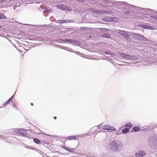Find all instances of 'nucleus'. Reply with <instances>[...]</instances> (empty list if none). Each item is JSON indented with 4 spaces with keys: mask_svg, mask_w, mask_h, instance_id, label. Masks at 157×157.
<instances>
[{
    "mask_svg": "<svg viewBox=\"0 0 157 157\" xmlns=\"http://www.w3.org/2000/svg\"><path fill=\"white\" fill-rule=\"evenodd\" d=\"M129 131V128H124L122 130V132L124 134L127 132H128Z\"/></svg>",
    "mask_w": 157,
    "mask_h": 157,
    "instance_id": "nucleus-14",
    "label": "nucleus"
},
{
    "mask_svg": "<svg viewBox=\"0 0 157 157\" xmlns=\"http://www.w3.org/2000/svg\"><path fill=\"white\" fill-rule=\"evenodd\" d=\"M2 27V26L1 25H0V29Z\"/></svg>",
    "mask_w": 157,
    "mask_h": 157,
    "instance_id": "nucleus-27",
    "label": "nucleus"
},
{
    "mask_svg": "<svg viewBox=\"0 0 157 157\" xmlns=\"http://www.w3.org/2000/svg\"><path fill=\"white\" fill-rule=\"evenodd\" d=\"M6 18V17L2 13H0V19H4Z\"/></svg>",
    "mask_w": 157,
    "mask_h": 157,
    "instance_id": "nucleus-17",
    "label": "nucleus"
},
{
    "mask_svg": "<svg viewBox=\"0 0 157 157\" xmlns=\"http://www.w3.org/2000/svg\"><path fill=\"white\" fill-rule=\"evenodd\" d=\"M74 21L73 20H59L57 21V22L60 24L72 22Z\"/></svg>",
    "mask_w": 157,
    "mask_h": 157,
    "instance_id": "nucleus-5",
    "label": "nucleus"
},
{
    "mask_svg": "<svg viewBox=\"0 0 157 157\" xmlns=\"http://www.w3.org/2000/svg\"><path fill=\"white\" fill-rule=\"evenodd\" d=\"M119 33L120 34L124 36L127 39L130 38V37H129L130 35L128 32H126L124 30H120L119 31Z\"/></svg>",
    "mask_w": 157,
    "mask_h": 157,
    "instance_id": "nucleus-2",
    "label": "nucleus"
},
{
    "mask_svg": "<svg viewBox=\"0 0 157 157\" xmlns=\"http://www.w3.org/2000/svg\"><path fill=\"white\" fill-rule=\"evenodd\" d=\"M6 0H0V2H5Z\"/></svg>",
    "mask_w": 157,
    "mask_h": 157,
    "instance_id": "nucleus-22",
    "label": "nucleus"
},
{
    "mask_svg": "<svg viewBox=\"0 0 157 157\" xmlns=\"http://www.w3.org/2000/svg\"><path fill=\"white\" fill-rule=\"evenodd\" d=\"M132 127V125L130 123H127L124 125V127H127L128 128H131Z\"/></svg>",
    "mask_w": 157,
    "mask_h": 157,
    "instance_id": "nucleus-11",
    "label": "nucleus"
},
{
    "mask_svg": "<svg viewBox=\"0 0 157 157\" xmlns=\"http://www.w3.org/2000/svg\"><path fill=\"white\" fill-rule=\"evenodd\" d=\"M73 150H74L73 149L70 148L69 147H66V150H67V151H68L69 152H73Z\"/></svg>",
    "mask_w": 157,
    "mask_h": 157,
    "instance_id": "nucleus-19",
    "label": "nucleus"
},
{
    "mask_svg": "<svg viewBox=\"0 0 157 157\" xmlns=\"http://www.w3.org/2000/svg\"><path fill=\"white\" fill-rule=\"evenodd\" d=\"M134 37L138 40H144L146 38L142 35L136 33H133Z\"/></svg>",
    "mask_w": 157,
    "mask_h": 157,
    "instance_id": "nucleus-4",
    "label": "nucleus"
},
{
    "mask_svg": "<svg viewBox=\"0 0 157 157\" xmlns=\"http://www.w3.org/2000/svg\"><path fill=\"white\" fill-rule=\"evenodd\" d=\"M122 145L121 142L113 141L111 142L108 146V149L113 152H116L121 150Z\"/></svg>",
    "mask_w": 157,
    "mask_h": 157,
    "instance_id": "nucleus-1",
    "label": "nucleus"
},
{
    "mask_svg": "<svg viewBox=\"0 0 157 157\" xmlns=\"http://www.w3.org/2000/svg\"><path fill=\"white\" fill-rule=\"evenodd\" d=\"M92 11H94L95 12H98V11H96L95 10H94V11L93 10Z\"/></svg>",
    "mask_w": 157,
    "mask_h": 157,
    "instance_id": "nucleus-24",
    "label": "nucleus"
},
{
    "mask_svg": "<svg viewBox=\"0 0 157 157\" xmlns=\"http://www.w3.org/2000/svg\"><path fill=\"white\" fill-rule=\"evenodd\" d=\"M125 13L126 14H129L130 13V12L129 11H126L125 12Z\"/></svg>",
    "mask_w": 157,
    "mask_h": 157,
    "instance_id": "nucleus-21",
    "label": "nucleus"
},
{
    "mask_svg": "<svg viewBox=\"0 0 157 157\" xmlns=\"http://www.w3.org/2000/svg\"><path fill=\"white\" fill-rule=\"evenodd\" d=\"M102 128L104 130H113V131H115L116 130V128H115L113 126H111L108 125L106 124L103 126Z\"/></svg>",
    "mask_w": 157,
    "mask_h": 157,
    "instance_id": "nucleus-3",
    "label": "nucleus"
},
{
    "mask_svg": "<svg viewBox=\"0 0 157 157\" xmlns=\"http://www.w3.org/2000/svg\"><path fill=\"white\" fill-rule=\"evenodd\" d=\"M54 118L55 119H56V117H54Z\"/></svg>",
    "mask_w": 157,
    "mask_h": 157,
    "instance_id": "nucleus-25",
    "label": "nucleus"
},
{
    "mask_svg": "<svg viewBox=\"0 0 157 157\" xmlns=\"http://www.w3.org/2000/svg\"><path fill=\"white\" fill-rule=\"evenodd\" d=\"M120 55L124 58L129 59L131 56L124 53H121Z\"/></svg>",
    "mask_w": 157,
    "mask_h": 157,
    "instance_id": "nucleus-8",
    "label": "nucleus"
},
{
    "mask_svg": "<svg viewBox=\"0 0 157 157\" xmlns=\"http://www.w3.org/2000/svg\"><path fill=\"white\" fill-rule=\"evenodd\" d=\"M31 105L32 106H33V103H31Z\"/></svg>",
    "mask_w": 157,
    "mask_h": 157,
    "instance_id": "nucleus-26",
    "label": "nucleus"
},
{
    "mask_svg": "<svg viewBox=\"0 0 157 157\" xmlns=\"http://www.w3.org/2000/svg\"><path fill=\"white\" fill-rule=\"evenodd\" d=\"M141 27L145 29H149L150 27H151L150 26L146 25H141Z\"/></svg>",
    "mask_w": 157,
    "mask_h": 157,
    "instance_id": "nucleus-18",
    "label": "nucleus"
},
{
    "mask_svg": "<svg viewBox=\"0 0 157 157\" xmlns=\"http://www.w3.org/2000/svg\"><path fill=\"white\" fill-rule=\"evenodd\" d=\"M152 17L156 21H157V16H154Z\"/></svg>",
    "mask_w": 157,
    "mask_h": 157,
    "instance_id": "nucleus-20",
    "label": "nucleus"
},
{
    "mask_svg": "<svg viewBox=\"0 0 157 157\" xmlns=\"http://www.w3.org/2000/svg\"><path fill=\"white\" fill-rule=\"evenodd\" d=\"M140 128L138 126H136L133 127L132 130L133 132H136L140 130Z\"/></svg>",
    "mask_w": 157,
    "mask_h": 157,
    "instance_id": "nucleus-13",
    "label": "nucleus"
},
{
    "mask_svg": "<svg viewBox=\"0 0 157 157\" xmlns=\"http://www.w3.org/2000/svg\"><path fill=\"white\" fill-rule=\"evenodd\" d=\"M77 139V137L75 136H69L68 137V139L69 140H75Z\"/></svg>",
    "mask_w": 157,
    "mask_h": 157,
    "instance_id": "nucleus-10",
    "label": "nucleus"
},
{
    "mask_svg": "<svg viewBox=\"0 0 157 157\" xmlns=\"http://www.w3.org/2000/svg\"><path fill=\"white\" fill-rule=\"evenodd\" d=\"M74 41L75 40H73L65 39L63 40V41L64 42H70L71 43H74Z\"/></svg>",
    "mask_w": 157,
    "mask_h": 157,
    "instance_id": "nucleus-16",
    "label": "nucleus"
},
{
    "mask_svg": "<svg viewBox=\"0 0 157 157\" xmlns=\"http://www.w3.org/2000/svg\"><path fill=\"white\" fill-rule=\"evenodd\" d=\"M33 141L35 143L37 144H39L40 143V141L36 138H33Z\"/></svg>",
    "mask_w": 157,
    "mask_h": 157,
    "instance_id": "nucleus-15",
    "label": "nucleus"
},
{
    "mask_svg": "<svg viewBox=\"0 0 157 157\" xmlns=\"http://www.w3.org/2000/svg\"><path fill=\"white\" fill-rule=\"evenodd\" d=\"M19 133L23 136H25L27 135L26 130L22 129L19 130Z\"/></svg>",
    "mask_w": 157,
    "mask_h": 157,
    "instance_id": "nucleus-7",
    "label": "nucleus"
},
{
    "mask_svg": "<svg viewBox=\"0 0 157 157\" xmlns=\"http://www.w3.org/2000/svg\"><path fill=\"white\" fill-rule=\"evenodd\" d=\"M101 36L103 37L108 38L110 37V36L109 34L105 33L102 34Z\"/></svg>",
    "mask_w": 157,
    "mask_h": 157,
    "instance_id": "nucleus-12",
    "label": "nucleus"
},
{
    "mask_svg": "<svg viewBox=\"0 0 157 157\" xmlns=\"http://www.w3.org/2000/svg\"><path fill=\"white\" fill-rule=\"evenodd\" d=\"M62 147L64 149H65L66 150V148L67 147H66V146L64 147H63V146H62Z\"/></svg>",
    "mask_w": 157,
    "mask_h": 157,
    "instance_id": "nucleus-23",
    "label": "nucleus"
},
{
    "mask_svg": "<svg viewBox=\"0 0 157 157\" xmlns=\"http://www.w3.org/2000/svg\"><path fill=\"white\" fill-rule=\"evenodd\" d=\"M13 98V96L11 97L8 101L5 103L3 104V105L4 106H6L7 105L10 104V102L12 100Z\"/></svg>",
    "mask_w": 157,
    "mask_h": 157,
    "instance_id": "nucleus-9",
    "label": "nucleus"
},
{
    "mask_svg": "<svg viewBox=\"0 0 157 157\" xmlns=\"http://www.w3.org/2000/svg\"><path fill=\"white\" fill-rule=\"evenodd\" d=\"M145 155V152L143 151H140L139 152L136 154L135 156L136 157H142Z\"/></svg>",
    "mask_w": 157,
    "mask_h": 157,
    "instance_id": "nucleus-6",
    "label": "nucleus"
}]
</instances>
